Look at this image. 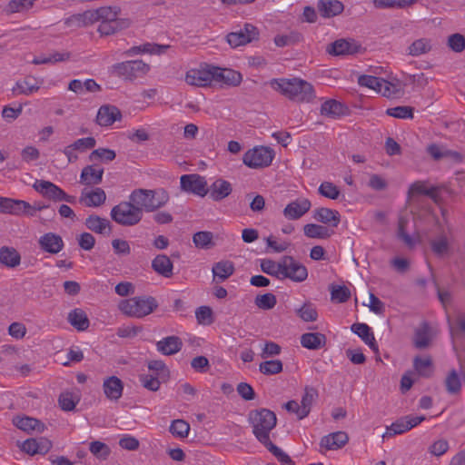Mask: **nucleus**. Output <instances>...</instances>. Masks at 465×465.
Returning a JSON list of instances; mask_svg holds the SVG:
<instances>
[{
	"instance_id": "f257e3e1",
	"label": "nucleus",
	"mask_w": 465,
	"mask_h": 465,
	"mask_svg": "<svg viewBox=\"0 0 465 465\" xmlns=\"http://www.w3.org/2000/svg\"><path fill=\"white\" fill-rule=\"evenodd\" d=\"M271 85L294 102L309 103L315 97L313 86L300 78L273 79Z\"/></svg>"
},
{
	"instance_id": "f03ea898",
	"label": "nucleus",
	"mask_w": 465,
	"mask_h": 465,
	"mask_svg": "<svg viewBox=\"0 0 465 465\" xmlns=\"http://www.w3.org/2000/svg\"><path fill=\"white\" fill-rule=\"evenodd\" d=\"M248 421L252 425L253 435L260 443L264 447L272 443L270 432L277 424V418L273 411L265 408L252 410L248 414Z\"/></svg>"
},
{
	"instance_id": "7ed1b4c3",
	"label": "nucleus",
	"mask_w": 465,
	"mask_h": 465,
	"mask_svg": "<svg viewBox=\"0 0 465 465\" xmlns=\"http://www.w3.org/2000/svg\"><path fill=\"white\" fill-rule=\"evenodd\" d=\"M158 307V302L152 296H136L119 302V310L128 317L143 318Z\"/></svg>"
},
{
	"instance_id": "20e7f679",
	"label": "nucleus",
	"mask_w": 465,
	"mask_h": 465,
	"mask_svg": "<svg viewBox=\"0 0 465 465\" xmlns=\"http://www.w3.org/2000/svg\"><path fill=\"white\" fill-rule=\"evenodd\" d=\"M110 216L114 222L122 226H134L143 219V213L140 208L129 201H123L114 206Z\"/></svg>"
},
{
	"instance_id": "39448f33",
	"label": "nucleus",
	"mask_w": 465,
	"mask_h": 465,
	"mask_svg": "<svg viewBox=\"0 0 465 465\" xmlns=\"http://www.w3.org/2000/svg\"><path fill=\"white\" fill-rule=\"evenodd\" d=\"M150 68V65L142 60H132L114 64L111 67V72L126 81H134L146 75Z\"/></svg>"
},
{
	"instance_id": "423d86ee",
	"label": "nucleus",
	"mask_w": 465,
	"mask_h": 465,
	"mask_svg": "<svg viewBox=\"0 0 465 465\" xmlns=\"http://www.w3.org/2000/svg\"><path fill=\"white\" fill-rule=\"evenodd\" d=\"M34 189L43 197L53 202H66L71 204L76 203V197L67 194L63 189L50 181L36 180L33 185Z\"/></svg>"
},
{
	"instance_id": "0eeeda50",
	"label": "nucleus",
	"mask_w": 465,
	"mask_h": 465,
	"mask_svg": "<svg viewBox=\"0 0 465 465\" xmlns=\"http://www.w3.org/2000/svg\"><path fill=\"white\" fill-rule=\"evenodd\" d=\"M274 152L269 147L260 146L248 150L242 157V162L250 168L259 169L271 165Z\"/></svg>"
},
{
	"instance_id": "6e6552de",
	"label": "nucleus",
	"mask_w": 465,
	"mask_h": 465,
	"mask_svg": "<svg viewBox=\"0 0 465 465\" xmlns=\"http://www.w3.org/2000/svg\"><path fill=\"white\" fill-rule=\"evenodd\" d=\"M358 84L361 86L368 87L379 93H382L384 96L388 97H395L401 93V90L397 88L396 84L372 75L363 74L359 76Z\"/></svg>"
},
{
	"instance_id": "1a4fd4ad",
	"label": "nucleus",
	"mask_w": 465,
	"mask_h": 465,
	"mask_svg": "<svg viewBox=\"0 0 465 465\" xmlns=\"http://www.w3.org/2000/svg\"><path fill=\"white\" fill-rule=\"evenodd\" d=\"M282 280L290 279L295 282H304L308 277L307 268L292 256L282 257V268L280 272Z\"/></svg>"
},
{
	"instance_id": "9d476101",
	"label": "nucleus",
	"mask_w": 465,
	"mask_h": 465,
	"mask_svg": "<svg viewBox=\"0 0 465 465\" xmlns=\"http://www.w3.org/2000/svg\"><path fill=\"white\" fill-rule=\"evenodd\" d=\"M213 64H201L198 68H193L186 72L185 82L194 86H210L213 82Z\"/></svg>"
},
{
	"instance_id": "9b49d317",
	"label": "nucleus",
	"mask_w": 465,
	"mask_h": 465,
	"mask_svg": "<svg viewBox=\"0 0 465 465\" xmlns=\"http://www.w3.org/2000/svg\"><path fill=\"white\" fill-rule=\"evenodd\" d=\"M181 190L189 193L204 197L209 189L205 177L198 173L183 174L180 178Z\"/></svg>"
},
{
	"instance_id": "f8f14e48",
	"label": "nucleus",
	"mask_w": 465,
	"mask_h": 465,
	"mask_svg": "<svg viewBox=\"0 0 465 465\" xmlns=\"http://www.w3.org/2000/svg\"><path fill=\"white\" fill-rule=\"evenodd\" d=\"M425 420L424 416H405L398 419L392 422L390 426L386 427V431L382 435V440H385L387 438L393 437L398 434H402L412 428L419 425Z\"/></svg>"
},
{
	"instance_id": "ddd939ff",
	"label": "nucleus",
	"mask_w": 465,
	"mask_h": 465,
	"mask_svg": "<svg viewBox=\"0 0 465 465\" xmlns=\"http://www.w3.org/2000/svg\"><path fill=\"white\" fill-rule=\"evenodd\" d=\"M427 153L432 160L438 162L443 158L449 159L453 163H461L465 160V155L458 151L450 150L447 146L438 143H430L426 148Z\"/></svg>"
},
{
	"instance_id": "4468645a",
	"label": "nucleus",
	"mask_w": 465,
	"mask_h": 465,
	"mask_svg": "<svg viewBox=\"0 0 465 465\" xmlns=\"http://www.w3.org/2000/svg\"><path fill=\"white\" fill-rule=\"evenodd\" d=\"M129 200L137 205L141 212H155L153 194L150 189H135L129 195Z\"/></svg>"
},
{
	"instance_id": "2eb2a0df",
	"label": "nucleus",
	"mask_w": 465,
	"mask_h": 465,
	"mask_svg": "<svg viewBox=\"0 0 465 465\" xmlns=\"http://www.w3.org/2000/svg\"><path fill=\"white\" fill-rule=\"evenodd\" d=\"M212 70H213V82L217 84L228 86H238L242 81V74L235 70L215 65H213Z\"/></svg>"
},
{
	"instance_id": "dca6fc26",
	"label": "nucleus",
	"mask_w": 465,
	"mask_h": 465,
	"mask_svg": "<svg viewBox=\"0 0 465 465\" xmlns=\"http://www.w3.org/2000/svg\"><path fill=\"white\" fill-rule=\"evenodd\" d=\"M44 83V79L37 78L34 75H26L23 80L17 81L12 88L14 95H31L36 93Z\"/></svg>"
},
{
	"instance_id": "f3484780",
	"label": "nucleus",
	"mask_w": 465,
	"mask_h": 465,
	"mask_svg": "<svg viewBox=\"0 0 465 465\" xmlns=\"http://www.w3.org/2000/svg\"><path fill=\"white\" fill-rule=\"evenodd\" d=\"M52 442L47 438L27 439L21 446V450L27 454H46L52 448Z\"/></svg>"
},
{
	"instance_id": "a211bd4d",
	"label": "nucleus",
	"mask_w": 465,
	"mask_h": 465,
	"mask_svg": "<svg viewBox=\"0 0 465 465\" xmlns=\"http://www.w3.org/2000/svg\"><path fill=\"white\" fill-rule=\"evenodd\" d=\"M38 244L41 250L51 254L60 252L64 246L62 237L54 232H46L42 235L38 240Z\"/></svg>"
},
{
	"instance_id": "6ab92c4d",
	"label": "nucleus",
	"mask_w": 465,
	"mask_h": 465,
	"mask_svg": "<svg viewBox=\"0 0 465 465\" xmlns=\"http://www.w3.org/2000/svg\"><path fill=\"white\" fill-rule=\"evenodd\" d=\"M311 206L312 203L308 199H297L286 205L283 215L289 220H298L311 209Z\"/></svg>"
},
{
	"instance_id": "aec40b11",
	"label": "nucleus",
	"mask_w": 465,
	"mask_h": 465,
	"mask_svg": "<svg viewBox=\"0 0 465 465\" xmlns=\"http://www.w3.org/2000/svg\"><path fill=\"white\" fill-rule=\"evenodd\" d=\"M258 38L259 31H231L226 35V41L232 48L245 45Z\"/></svg>"
},
{
	"instance_id": "412c9836",
	"label": "nucleus",
	"mask_w": 465,
	"mask_h": 465,
	"mask_svg": "<svg viewBox=\"0 0 465 465\" xmlns=\"http://www.w3.org/2000/svg\"><path fill=\"white\" fill-rule=\"evenodd\" d=\"M99 22L97 9L87 10L82 14H76L65 21L66 26L87 27Z\"/></svg>"
},
{
	"instance_id": "4be33fe9",
	"label": "nucleus",
	"mask_w": 465,
	"mask_h": 465,
	"mask_svg": "<svg viewBox=\"0 0 465 465\" xmlns=\"http://www.w3.org/2000/svg\"><path fill=\"white\" fill-rule=\"evenodd\" d=\"M99 22L97 9L87 10L82 14H76L65 21L66 26L87 27Z\"/></svg>"
},
{
	"instance_id": "5701e85b",
	"label": "nucleus",
	"mask_w": 465,
	"mask_h": 465,
	"mask_svg": "<svg viewBox=\"0 0 465 465\" xmlns=\"http://www.w3.org/2000/svg\"><path fill=\"white\" fill-rule=\"evenodd\" d=\"M122 117L121 111L114 105L106 104L99 108L96 115V123L101 126L112 125Z\"/></svg>"
},
{
	"instance_id": "b1692460",
	"label": "nucleus",
	"mask_w": 465,
	"mask_h": 465,
	"mask_svg": "<svg viewBox=\"0 0 465 465\" xmlns=\"http://www.w3.org/2000/svg\"><path fill=\"white\" fill-rule=\"evenodd\" d=\"M106 193L100 188L95 187L91 191L84 189L81 193L79 202L87 207H98L105 203Z\"/></svg>"
},
{
	"instance_id": "393cba45",
	"label": "nucleus",
	"mask_w": 465,
	"mask_h": 465,
	"mask_svg": "<svg viewBox=\"0 0 465 465\" xmlns=\"http://www.w3.org/2000/svg\"><path fill=\"white\" fill-rule=\"evenodd\" d=\"M103 390L105 397L110 401H118L124 391V382L116 376H110L104 380Z\"/></svg>"
},
{
	"instance_id": "a878e982",
	"label": "nucleus",
	"mask_w": 465,
	"mask_h": 465,
	"mask_svg": "<svg viewBox=\"0 0 465 465\" xmlns=\"http://www.w3.org/2000/svg\"><path fill=\"white\" fill-rule=\"evenodd\" d=\"M348 440V434L340 430L323 436L321 439L320 446L327 450H334L342 448Z\"/></svg>"
},
{
	"instance_id": "bb28decb",
	"label": "nucleus",
	"mask_w": 465,
	"mask_h": 465,
	"mask_svg": "<svg viewBox=\"0 0 465 465\" xmlns=\"http://www.w3.org/2000/svg\"><path fill=\"white\" fill-rule=\"evenodd\" d=\"M313 218L322 223L337 227L341 222L340 213L326 207H320L313 211Z\"/></svg>"
},
{
	"instance_id": "cd10ccee",
	"label": "nucleus",
	"mask_w": 465,
	"mask_h": 465,
	"mask_svg": "<svg viewBox=\"0 0 465 465\" xmlns=\"http://www.w3.org/2000/svg\"><path fill=\"white\" fill-rule=\"evenodd\" d=\"M359 48L360 46L357 45L354 41L339 39L328 46L327 52L333 55L352 54L357 53Z\"/></svg>"
},
{
	"instance_id": "c85d7f7f",
	"label": "nucleus",
	"mask_w": 465,
	"mask_h": 465,
	"mask_svg": "<svg viewBox=\"0 0 465 465\" xmlns=\"http://www.w3.org/2000/svg\"><path fill=\"white\" fill-rule=\"evenodd\" d=\"M316 7L320 15L325 18L335 16L344 9L343 4L338 0H319Z\"/></svg>"
},
{
	"instance_id": "c756f323",
	"label": "nucleus",
	"mask_w": 465,
	"mask_h": 465,
	"mask_svg": "<svg viewBox=\"0 0 465 465\" xmlns=\"http://www.w3.org/2000/svg\"><path fill=\"white\" fill-rule=\"evenodd\" d=\"M84 224L87 229L99 234L109 235L112 229L111 223L107 219L102 218L96 214L89 215L85 219Z\"/></svg>"
},
{
	"instance_id": "7c9ffc66",
	"label": "nucleus",
	"mask_w": 465,
	"mask_h": 465,
	"mask_svg": "<svg viewBox=\"0 0 465 465\" xmlns=\"http://www.w3.org/2000/svg\"><path fill=\"white\" fill-rule=\"evenodd\" d=\"M232 191V184L223 179L215 180L210 186V197L214 202H220L228 197Z\"/></svg>"
},
{
	"instance_id": "2f4dec72",
	"label": "nucleus",
	"mask_w": 465,
	"mask_h": 465,
	"mask_svg": "<svg viewBox=\"0 0 465 465\" xmlns=\"http://www.w3.org/2000/svg\"><path fill=\"white\" fill-rule=\"evenodd\" d=\"M104 169H96L94 165H87L82 169L80 174V183L84 185L92 186L102 183Z\"/></svg>"
},
{
	"instance_id": "473e14b6",
	"label": "nucleus",
	"mask_w": 465,
	"mask_h": 465,
	"mask_svg": "<svg viewBox=\"0 0 465 465\" xmlns=\"http://www.w3.org/2000/svg\"><path fill=\"white\" fill-rule=\"evenodd\" d=\"M153 270L159 275L171 278L173 276V264L165 254H158L152 261Z\"/></svg>"
},
{
	"instance_id": "72a5a7b5",
	"label": "nucleus",
	"mask_w": 465,
	"mask_h": 465,
	"mask_svg": "<svg viewBox=\"0 0 465 465\" xmlns=\"http://www.w3.org/2000/svg\"><path fill=\"white\" fill-rule=\"evenodd\" d=\"M183 341L178 336H168L157 341L156 348L163 355H173L181 351Z\"/></svg>"
},
{
	"instance_id": "f704fd0d",
	"label": "nucleus",
	"mask_w": 465,
	"mask_h": 465,
	"mask_svg": "<svg viewBox=\"0 0 465 465\" xmlns=\"http://www.w3.org/2000/svg\"><path fill=\"white\" fill-rule=\"evenodd\" d=\"M427 183L428 182L426 181H416L411 183L408 190V197L411 198L414 195L420 194L426 195L433 201L437 202L439 197L438 188L434 186L429 188Z\"/></svg>"
},
{
	"instance_id": "c9c22d12",
	"label": "nucleus",
	"mask_w": 465,
	"mask_h": 465,
	"mask_svg": "<svg viewBox=\"0 0 465 465\" xmlns=\"http://www.w3.org/2000/svg\"><path fill=\"white\" fill-rule=\"evenodd\" d=\"M348 107L342 103L330 99L321 106V114L331 118H337L347 114Z\"/></svg>"
},
{
	"instance_id": "e433bc0d",
	"label": "nucleus",
	"mask_w": 465,
	"mask_h": 465,
	"mask_svg": "<svg viewBox=\"0 0 465 465\" xmlns=\"http://www.w3.org/2000/svg\"><path fill=\"white\" fill-rule=\"evenodd\" d=\"M327 338L321 332H306L301 336V344L309 350H318L326 345Z\"/></svg>"
},
{
	"instance_id": "4c0bfd02",
	"label": "nucleus",
	"mask_w": 465,
	"mask_h": 465,
	"mask_svg": "<svg viewBox=\"0 0 465 465\" xmlns=\"http://www.w3.org/2000/svg\"><path fill=\"white\" fill-rule=\"evenodd\" d=\"M169 48L167 45H157L145 43L141 45L133 46L124 52L127 56H134L141 54H163Z\"/></svg>"
},
{
	"instance_id": "58836bf2",
	"label": "nucleus",
	"mask_w": 465,
	"mask_h": 465,
	"mask_svg": "<svg viewBox=\"0 0 465 465\" xmlns=\"http://www.w3.org/2000/svg\"><path fill=\"white\" fill-rule=\"evenodd\" d=\"M21 262V255L14 247L0 248V263L7 268H15Z\"/></svg>"
},
{
	"instance_id": "ea45409f",
	"label": "nucleus",
	"mask_w": 465,
	"mask_h": 465,
	"mask_svg": "<svg viewBox=\"0 0 465 465\" xmlns=\"http://www.w3.org/2000/svg\"><path fill=\"white\" fill-rule=\"evenodd\" d=\"M14 424L20 430L31 432L37 431L43 432L45 430V425L39 420L32 417H16L14 420Z\"/></svg>"
},
{
	"instance_id": "a19ab883",
	"label": "nucleus",
	"mask_w": 465,
	"mask_h": 465,
	"mask_svg": "<svg viewBox=\"0 0 465 465\" xmlns=\"http://www.w3.org/2000/svg\"><path fill=\"white\" fill-rule=\"evenodd\" d=\"M23 206L28 207L25 201L0 197V213H2L23 215Z\"/></svg>"
},
{
	"instance_id": "79ce46f5",
	"label": "nucleus",
	"mask_w": 465,
	"mask_h": 465,
	"mask_svg": "<svg viewBox=\"0 0 465 465\" xmlns=\"http://www.w3.org/2000/svg\"><path fill=\"white\" fill-rule=\"evenodd\" d=\"M67 320L70 324L79 331L87 330L90 325L87 314L80 308L71 311L68 314Z\"/></svg>"
},
{
	"instance_id": "37998d69",
	"label": "nucleus",
	"mask_w": 465,
	"mask_h": 465,
	"mask_svg": "<svg viewBox=\"0 0 465 465\" xmlns=\"http://www.w3.org/2000/svg\"><path fill=\"white\" fill-rule=\"evenodd\" d=\"M431 341L430 329L427 322H423L415 330L413 344L419 350L426 349L430 346Z\"/></svg>"
},
{
	"instance_id": "c03bdc74",
	"label": "nucleus",
	"mask_w": 465,
	"mask_h": 465,
	"mask_svg": "<svg viewBox=\"0 0 465 465\" xmlns=\"http://www.w3.org/2000/svg\"><path fill=\"white\" fill-rule=\"evenodd\" d=\"M303 232L308 238L312 239H328L334 233L333 230L315 223L304 225Z\"/></svg>"
},
{
	"instance_id": "a18cd8bd",
	"label": "nucleus",
	"mask_w": 465,
	"mask_h": 465,
	"mask_svg": "<svg viewBox=\"0 0 465 465\" xmlns=\"http://www.w3.org/2000/svg\"><path fill=\"white\" fill-rule=\"evenodd\" d=\"M235 269L232 262L231 261H221L216 262L213 267V273L214 281L218 278V281L223 282L233 274Z\"/></svg>"
},
{
	"instance_id": "49530a36",
	"label": "nucleus",
	"mask_w": 465,
	"mask_h": 465,
	"mask_svg": "<svg viewBox=\"0 0 465 465\" xmlns=\"http://www.w3.org/2000/svg\"><path fill=\"white\" fill-rule=\"evenodd\" d=\"M418 0H373V5L380 9H403L411 6Z\"/></svg>"
},
{
	"instance_id": "de8ad7c7",
	"label": "nucleus",
	"mask_w": 465,
	"mask_h": 465,
	"mask_svg": "<svg viewBox=\"0 0 465 465\" xmlns=\"http://www.w3.org/2000/svg\"><path fill=\"white\" fill-rule=\"evenodd\" d=\"M302 40L300 31H290L288 34L278 35L274 37V43L279 47L290 46Z\"/></svg>"
},
{
	"instance_id": "09e8293b",
	"label": "nucleus",
	"mask_w": 465,
	"mask_h": 465,
	"mask_svg": "<svg viewBox=\"0 0 465 465\" xmlns=\"http://www.w3.org/2000/svg\"><path fill=\"white\" fill-rule=\"evenodd\" d=\"M317 391L312 387H306L301 401V416L307 417L311 411L313 401L317 397Z\"/></svg>"
},
{
	"instance_id": "8fccbe9b",
	"label": "nucleus",
	"mask_w": 465,
	"mask_h": 465,
	"mask_svg": "<svg viewBox=\"0 0 465 465\" xmlns=\"http://www.w3.org/2000/svg\"><path fill=\"white\" fill-rule=\"evenodd\" d=\"M213 234L211 232L207 231H201L193 234V242L195 244L197 248L201 249H211L213 248L215 243L213 241Z\"/></svg>"
},
{
	"instance_id": "3c124183",
	"label": "nucleus",
	"mask_w": 465,
	"mask_h": 465,
	"mask_svg": "<svg viewBox=\"0 0 465 465\" xmlns=\"http://www.w3.org/2000/svg\"><path fill=\"white\" fill-rule=\"evenodd\" d=\"M120 12H121V9L118 6H103V7L97 8L99 22H102V23L115 22L118 20V15L120 14Z\"/></svg>"
},
{
	"instance_id": "603ef678",
	"label": "nucleus",
	"mask_w": 465,
	"mask_h": 465,
	"mask_svg": "<svg viewBox=\"0 0 465 465\" xmlns=\"http://www.w3.org/2000/svg\"><path fill=\"white\" fill-rule=\"evenodd\" d=\"M432 361L430 357L420 358L416 356L413 360V367L419 375L422 377H430L431 375Z\"/></svg>"
},
{
	"instance_id": "864d4df0",
	"label": "nucleus",
	"mask_w": 465,
	"mask_h": 465,
	"mask_svg": "<svg viewBox=\"0 0 465 465\" xmlns=\"http://www.w3.org/2000/svg\"><path fill=\"white\" fill-rule=\"evenodd\" d=\"M282 258L278 262H275L274 261L270 260V259H264L261 262V269L264 273L269 274L271 276H274L279 280H282V276L280 273V272L282 271Z\"/></svg>"
},
{
	"instance_id": "5fc2aeb1",
	"label": "nucleus",
	"mask_w": 465,
	"mask_h": 465,
	"mask_svg": "<svg viewBox=\"0 0 465 465\" xmlns=\"http://www.w3.org/2000/svg\"><path fill=\"white\" fill-rule=\"evenodd\" d=\"M36 0H11L5 7L6 14L22 13L30 9Z\"/></svg>"
},
{
	"instance_id": "6e6d98bb",
	"label": "nucleus",
	"mask_w": 465,
	"mask_h": 465,
	"mask_svg": "<svg viewBox=\"0 0 465 465\" xmlns=\"http://www.w3.org/2000/svg\"><path fill=\"white\" fill-rule=\"evenodd\" d=\"M116 153L114 150L108 148H98L93 150V152L89 154V161H102L104 163H109L115 159Z\"/></svg>"
},
{
	"instance_id": "4d7b16f0",
	"label": "nucleus",
	"mask_w": 465,
	"mask_h": 465,
	"mask_svg": "<svg viewBox=\"0 0 465 465\" xmlns=\"http://www.w3.org/2000/svg\"><path fill=\"white\" fill-rule=\"evenodd\" d=\"M408 223L409 220L406 217L401 216L399 218L397 236L406 246L412 248L415 245V241L406 231Z\"/></svg>"
},
{
	"instance_id": "13d9d810",
	"label": "nucleus",
	"mask_w": 465,
	"mask_h": 465,
	"mask_svg": "<svg viewBox=\"0 0 465 465\" xmlns=\"http://www.w3.org/2000/svg\"><path fill=\"white\" fill-rule=\"evenodd\" d=\"M445 386L450 394H458L460 391L461 381L456 370L453 369L449 372L445 379Z\"/></svg>"
},
{
	"instance_id": "bf43d9fd",
	"label": "nucleus",
	"mask_w": 465,
	"mask_h": 465,
	"mask_svg": "<svg viewBox=\"0 0 465 465\" xmlns=\"http://www.w3.org/2000/svg\"><path fill=\"white\" fill-rule=\"evenodd\" d=\"M282 362L280 360H270L260 363L259 371L264 375H274L282 371Z\"/></svg>"
},
{
	"instance_id": "052dcab7",
	"label": "nucleus",
	"mask_w": 465,
	"mask_h": 465,
	"mask_svg": "<svg viewBox=\"0 0 465 465\" xmlns=\"http://www.w3.org/2000/svg\"><path fill=\"white\" fill-rule=\"evenodd\" d=\"M409 54L412 56H419L420 54H426L431 50V45L430 40L421 38L414 41L409 46Z\"/></svg>"
},
{
	"instance_id": "680f3d73",
	"label": "nucleus",
	"mask_w": 465,
	"mask_h": 465,
	"mask_svg": "<svg viewBox=\"0 0 465 465\" xmlns=\"http://www.w3.org/2000/svg\"><path fill=\"white\" fill-rule=\"evenodd\" d=\"M318 193L331 200H337L341 195L338 186L331 182H322L318 188Z\"/></svg>"
},
{
	"instance_id": "e2e57ef3",
	"label": "nucleus",
	"mask_w": 465,
	"mask_h": 465,
	"mask_svg": "<svg viewBox=\"0 0 465 465\" xmlns=\"http://www.w3.org/2000/svg\"><path fill=\"white\" fill-rule=\"evenodd\" d=\"M351 297V291L345 285H331V299L337 302L342 303L347 302Z\"/></svg>"
},
{
	"instance_id": "0e129e2a",
	"label": "nucleus",
	"mask_w": 465,
	"mask_h": 465,
	"mask_svg": "<svg viewBox=\"0 0 465 465\" xmlns=\"http://www.w3.org/2000/svg\"><path fill=\"white\" fill-rule=\"evenodd\" d=\"M90 452L99 460H106L110 453V448L104 442L99 440L92 441L89 445Z\"/></svg>"
},
{
	"instance_id": "69168bd1",
	"label": "nucleus",
	"mask_w": 465,
	"mask_h": 465,
	"mask_svg": "<svg viewBox=\"0 0 465 465\" xmlns=\"http://www.w3.org/2000/svg\"><path fill=\"white\" fill-rule=\"evenodd\" d=\"M296 313L304 322H315L318 318L317 310L311 302H305L300 309L296 310Z\"/></svg>"
},
{
	"instance_id": "338daca9",
	"label": "nucleus",
	"mask_w": 465,
	"mask_h": 465,
	"mask_svg": "<svg viewBox=\"0 0 465 465\" xmlns=\"http://www.w3.org/2000/svg\"><path fill=\"white\" fill-rule=\"evenodd\" d=\"M255 305L262 310H271L276 303V296L271 292L257 295L254 300Z\"/></svg>"
},
{
	"instance_id": "774afa93",
	"label": "nucleus",
	"mask_w": 465,
	"mask_h": 465,
	"mask_svg": "<svg viewBox=\"0 0 465 465\" xmlns=\"http://www.w3.org/2000/svg\"><path fill=\"white\" fill-rule=\"evenodd\" d=\"M448 47L455 52L461 53L465 50V37L463 35L455 33L448 37L447 41Z\"/></svg>"
}]
</instances>
